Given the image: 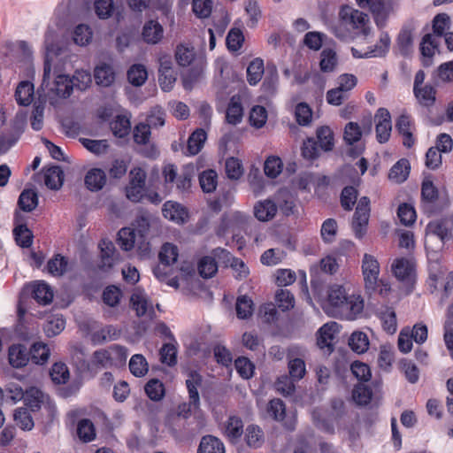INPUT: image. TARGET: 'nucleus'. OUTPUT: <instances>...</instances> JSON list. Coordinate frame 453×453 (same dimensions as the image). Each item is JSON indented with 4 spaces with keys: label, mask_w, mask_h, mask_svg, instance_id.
<instances>
[{
    "label": "nucleus",
    "mask_w": 453,
    "mask_h": 453,
    "mask_svg": "<svg viewBox=\"0 0 453 453\" xmlns=\"http://www.w3.org/2000/svg\"><path fill=\"white\" fill-rule=\"evenodd\" d=\"M370 19L367 14L350 6H342L338 19L332 27L334 35L342 40L353 39L370 34Z\"/></svg>",
    "instance_id": "nucleus-1"
},
{
    "label": "nucleus",
    "mask_w": 453,
    "mask_h": 453,
    "mask_svg": "<svg viewBox=\"0 0 453 453\" xmlns=\"http://www.w3.org/2000/svg\"><path fill=\"white\" fill-rule=\"evenodd\" d=\"M45 60L43 68L42 86H48L47 79L55 65V58L62 52L64 43L58 28L48 27L44 38Z\"/></svg>",
    "instance_id": "nucleus-2"
},
{
    "label": "nucleus",
    "mask_w": 453,
    "mask_h": 453,
    "mask_svg": "<svg viewBox=\"0 0 453 453\" xmlns=\"http://www.w3.org/2000/svg\"><path fill=\"white\" fill-rule=\"evenodd\" d=\"M370 200L367 196H363L357 202L356 211L353 216L351 226L355 236L362 239L367 231V226L370 218Z\"/></svg>",
    "instance_id": "nucleus-3"
},
{
    "label": "nucleus",
    "mask_w": 453,
    "mask_h": 453,
    "mask_svg": "<svg viewBox=\"0 0 453 453\" xmlns=\"http://www.w3.org/2000/svg\"><path fill=\"white\" fill-rule=\"evenodd\" d=\"M147 174L141 167H135L129 173V182L126 187V196L127 199L137 203L144 196L145 183Z\"/></svg>",
    "instance_id": "nucleus-4"
},
{
    "label": "nucleus",
    "mask_w": 453,
    "mask_h": 453,
    "mask_svg": "<svg viewBox=\"0 0 453 453\" xmlns=\"http://www.w3.org/2000/svg\"><path fill=\"white\" fill-rule=\"evenodd\" d=\"M50 79H47L48 86L41 85V88L43 90L45 96L50 100H53L55 97H68L73 91V81L66 75L58 73L52 83L50 82Z\"/></svg>",
    "instance_id": "nucleus-5"
},
{
    "label": "nucleus",
    "mask_w": 453,
    "mask_h": 453,
    "mask_svg": "<svg viewBox=\"0 0 453 453\" xmlns=\"http://www.w3.org/2000/svg\"><path fill=\"white\" fill-rule=\"evenodd\" d=\"M266 414L272 419L281 422L288 430L292 431L296 427V415L294 413L287 414L285 403L279 398H274L268 402Z\"/></svg>",
    "instance_id": "nucleus-6"
},
{
    "label": "nucleus",
    "mask_w": 453,
    "mask_h": 453,
    "mask_svg": "<svg viewBox=\"0 0 453 453\" xmlns=\"http://www.w3.org/2000/svg\"><path fill=\"white\" fill-rule=\"evenodd\" d=\"M306 350L300 346H291L288 349L287 359L289 376L299 380L306 373L305 362L303 360Z\"/></svg>",
    "instance_id": "nucleus-7"
},
{
    "label": "nucleus",
    "mask_w": 453,
    "mask_h": 453,
    "mask_svg": "<svg viewBox=\"0 0 453 453\" xmlns=\"http://www.w3.org/2000/svg\"><path fill=\"white\" fill-rule=\"evenodd\" d=\"M421 198V206L425 213L432 215L441 210L439 191L432 180H423Z\"/></svg>",
    "instance_id": "nucleus-8"
},
{
    "label": "nucleus",
    "mask_w": 453,
    "mask_h": 453,
    "mask_svg": "<svg viewBox=\"0 0 453 453\" xmlns=\"http://www.w3.org/2000/svg\"><path fill=\"white\" fill-rule=\"evenodd\" d=\"M364 300L359 295H349L338 310H334L333 317L353 320L362 313Z\"/></svg>",
    "instance_id": "nucleus-9"
},
{
    "label": "nucleus",
    "mask_w": 453,
    "mask_h": 453,
    "mask_svg": "<svg viewBox=\"0 0 453 453\" xmlns=\"http://www.w3.org/2000/svg\"><path fill=\"white\" fill-rule=\"evenodd\" d=\"M362 273L365 288L371 292L375 291L379 281L380 264L373 256L370 254L364 255Z\"/></svg>",
    "instance_id": "nucleus-10"
},
{
    "label": "nucleus",
    "mask_w": 453,
    "mask_h": 453,
    "mask_svg": "<svg viewBox=\"0 0 453 453\" xmlns=\"http://www.w3.org/2000/svg\"><path fill=\"white\" fill-rule=\"evenodd\" d=\"M158 81L161 88L169 92L173 89L177 80V74L173 68L170 56L165 55L159 58Z\"/></svg>",
    "instance_id": "nucleus-11"
},
{
    "label": "nucleus",
    "mask_w": 453,
    "mask_h": 453,
    "mask_svg": "<svg viewBox=\"0 0 453 453\" xmlns=\"http://www.w3.org/2000/svg\"><path fill=\"white\" fill-rule=\"evenodd\" d=\"M376 139L380 143L387 142L391 135V115L386 108H380L374 115Z\"/></svg>",
    "instance_id": "nucleus-12"
},
{
    "label": "nucleus",
    "mask_w": 453,
    "mask_h": 453,
    "mask_svg": "<svg viewBox=\"0 0 453 453\" xmlns=\"http://www.w3.org/2000/svg\"><path fill=\"white\" fill-rule=\"evenodd\" d=\"M391 270L395 277L405 283L408 287L413 285L415 280L414 264L407 258H396L391 265Z\"/></svg>",
    "instance_id": "nucleus-13"
},
{
    "label": "nucleus",
    "mask_w": 453,
    "mask_h": 453,
    "mask_svg": "<svg viewBox=\"0 0 453 453\" xmlns=\"http://www.w3.org/2000/svg\"><path fill=\"white\" fill-rule=\"evenodd\" d=\"M98 247L100 249L98 267L104 272H108L119 261V254L117 252L113 242L110 240H102Z\"/></svg>",
    "instance_id": "nucleus-14"
},
{
    "label": "nucleus",
    "mask_w": 453,
    "mask_h": 453,
    "mask_svg": "<svg viewBox=\"0 0 453 453\" xmlns=\"http://www.w3.org/2000/svg\"><path fill=\"white\" fill-rule=\"evenodd\" d=\"M372 130V119L369 115L362 120L361 127L356 122H349L344 128V140L347 143L353 144L360 140L363 134H369Z\"/></svg>",
    "instance_id": "nucleus-15"
},
{
    "label": "nucleus",
    "mask_w": 453,
    "mask_h": 453,
    "mask_svg": "<svg viewBox=\"0 0 453 453\" xmlns=\"http://www.w3.org/2000/svg\"><path fill=\"white\" fill-rule=\"evenodd\" d=\"M357 5L362 9L369 10L374 16L378 26H384L388 16V10L383 0H356Z\"/></svg>",
    "instance_id": "nucleus-16"
},
{
    "label": "nucleus",
    "mask_w": 453,
    "mask_h": 453,
    "mask_svg": "<svg viewBox=\"0 0 453 453\" xmlns=\"http://www.w3.org/2000/svg\"><path fill=\"white\" fill-rule=\"evenodd\" d=\"M417 28L415 22L405 24L397 37V48L400 53L407 56L412 50L414 32Z\"/></svg>",
    "instance_id": "nucleus-17"
},
{
    "label": "nucleus",
    "mask_w": 453,
    "mask_h": 453,
    "mask_svg": "<svg viewBox=\"0 0 453 453\" xmlns=\"http://www.w3.org/2000/svg\"><path fill=\"white\" fill-rule=\"evenodd\" d=\"M348 296L349 294L346 292V289L342 286H332L328 290L327 302L325 307L326 312L331 316H334V310L339 309Z\"/></svg>",
    "instance_id": "nucleus-18"
},
{
    "label": "nucleus",
    "mask_w": 453,
    "mask_h": 453,
    "mask_svg": "<svg viewBox=\"0 0 453 453\" xmlns=\"http://www.w3.org/2000/svg\"><path fill=\"white\" fill-rule=\"evenodd\" d=\"M339 332V326L336 322H330L321 326L318 332L317 344L320 349H327L333 351V341L335 334Z\"/></svg>",
    "instance_id": "nucleus-19"
},
{
    "label": "nucleus",
    "mask_w": 453,
    "mask_h": 453,
    "mask_svg": "<svg viewBox=\"0 0 453 453\" xmlns=\"http://www.w3.org/2000/svg\"><path fill=\"white\" fill-rule=\"evenodd\" d=\"M277 213V204L272 198L258 201L254 205V215L262 222L272 220Z\"/></svg>",
    "instance_id": "nucleus-20"
},
{
    "label": "nucleus",
    "mask_w": 453,
    "mask_h": 453,
    "mask_svg": "<svg viewBox=\"0 0 453 453\" xmlns=\"http://www.w3.org/2000/svg\"><path fill=\"white\" fill-rule=\"evenodd\" d=\"M273 200L277 204V210L279 209L285 216H290L295 213V199L288 189H280L274 194Z\"/></svg>",
    "instance_id": "nucleus-21"
},
{
    "label": "nucleus",
    "mask_w": 453,
    "mask_h": 453,
    "mask_svg": "<svg viewBox=\"0 0 453 453\" xmlns=\"http://www.w3.org/2000/svg\"><path fill=\"white\" fill-rule=\"evenodd\" d=\"M426 231L429 234L439 237L441 242H444L452 237V223L447 219H437L427 225Z\"/></svg>",
    "instance_id": "nucleus-22"
},
{
    "label": "nucleus",
    "mask_w": 453,
    "mask_h": 453,
    "mask_svg": "<svg viewBox=\"0 0 453 453\" xmlns=\"http://www.w3.org/2000/svg\"><path fill=\"white\" fill-rule=\"evenodd\" d=\"M395 128L403 136V143L407 148H411L415 143V139L412 134V123L410 117L403 113L395 123Z\"/></svg>",
    "instance_id": "nucleus-23"
},
{
    "label": "nucleus",
    "mask_w": 453,
    "mask_h": 453,
    "mask_svg": "<svg viewBox=\"0 0 453 453\" xmlns=\"http://www.w3.org/2000/svg\"><path fill=\"white\" fill-rule=\"evenodd\" d=\"M206 139V132L202 128H197L188 137L187 150L184 153L188 156H195L198 154L203 149Z\"/></svg>",
    "instance_id": "nucleus-24"
},
{
    "label": "nucleus",
    "mask_w": 453,
    "mask_h": 453,
    "mask_svg": "<svg viewBox=\"0 0 453 453\" xmlns=\"http://www.w3.org/2000/svg\"><path fill=\"white\" fill-rule=\"evenodd\" d=\"M94 77L96 84L110 87L115 81V72L111 65L103 63L95 68Z\"/></svg>",
    "instance_id": "nucleus-25"
},
{
    "label": "nucleus",
    "mask_w": 453,
    "mask_h": 453,
    "mask_svg": "<svg viewBox=\"0 0 453 453\" xmlns=\"http://www.w3.org/2000/svg\"><path fill=\"white\" fill-rule=\"evenodd\" d=\"M142 37L147 43H157L163 37L162 26L155 20L146 22L142 29Z\"/></svg>",
    "instance_id": "nucleus-26"
},
{
    "label": "nucleus",
    "mask_w": 453,
    "mask_h": 453,
    "mask_svg": "<svg viewBox=\"0 0 453 453\" xmlns=\"http://www.w3.org/2000/svg\"><path fill=\"white\" fill-rule=\"evenodd\" d=\"M33 297L41 304L46 305L51 303L54 294L53 290L45 282H35L32 285Z\"/></svg>",
    "instance_id": "nucleus-27"
},
{
    "label": "nucleus",
    "mask_w": 453,
    "mask_h": 453,
    "mask_svg": "<svg viewBox=\"0 0 453 453\" xmlns=\"http://www.w3.org/2000/svg\"><path fill=\"white\" fill-rule=\"evenodd\" d=\"M197 453H226L223 442L212 435H205L201 439Z\"/></svg>",
    "instance_id": "nucleus-28"
},
{
    "label": "nucleus",
    "mask_w": 453,
    "mask_h": 453,
    "mask_svg": "<svg viewBox=\"0 0 453 453\" xmlns=\"http://www.w3.org/2000/svg\"><path fill=\"white\" fill-rule=\"evenodd\" d=\"M28 353L25 346L21 344L12 345L9 349V363L12 366L19 368L27 364Z\"/></svg>",
    "instance_id": "nucleus-29"
},
{
    "label": "nucleus",
    "mask_w": 453,
    "mask_h": 453,
    "mask_svg": "<svg viewBox=\"0 0 453 453\" xmlns=\"http://www.w3.org/2000/svg\"><path fill=\"white\" fill-rule=\"evenodd\" d=\"M163 215L172 221L180 223L184 222L187 211L180 203L168 201L164 204Z\"/></svg>",
    "instance_id": "nucleus-30"
},
{
    "label": "nucleus",
    "mask_w": 453,
    "mask_h": 453,
    "mask_svg": "<svg viewBox=\"0 0 453 453\" xmlns=\"http://www.w3.org/2000/svg\"><path fill=\"white\" fill-rule=\"evenodd\" d=\"M105 182L106 175L101 169H91L85 176V184L91 191H98L102 189Z\"/></svg>",
    "instance_id": "nucleus-31"
},
{
    "label": "nucleus",
    "mask_w": 453,
    "mask_h": 453,
    "mask_svg": "<svg viewBox=\"0 0 453 453\" xmlns=\"http://www.w3.org/2000/svg\"><path fill=\"white\" fill-rule=\"evenodd\" d=\"M243 434V423L242 418L230 416L225 424V434L232 441H237Z\"/></svg>",
    "instance_id": "nucleus-32"
},
{
    "label": "nucleus",
    "mask_w": 453,
    "mask_h": 453,
    "mask_svg": "<svg viewBox=\"0 0 453 453\" xmlns=\"http://www.w3.org/2000/svg\"><path fill=\"white\" fill-rule=\"evenodd\" d=\"M64 181V173L59 166H51L44 173L45 185L53 190H58Z\"/></svg>",
    "instance_id": "nucleus-33"
},
{
    "label": "nucleus",
    "mask_w": 453,
    "mask_h": 453,
    "mask_svg": "<svg viewBox=\"0 0 453 453\" xmlns=\"http://www.w3.org/2000/svg\"><path fill=\"white\" fill-rule=\"evenodd\" d=\"M34 97V85L29 81H21L15 91V98L20 105H29Z\"/></svg>",
    "instance_id": "nucleus-34"
},
{
    "label": "nucleus",
    "mask_w": 453,
    "mask_h": 453,
    "mask_svg": "<svg viewBox=\"0 0 453 453\" xmlns=\"http://www.w3.org/2000/svg\"><path fill=\"white\" fill-rule=\"evenodd\" d=\"M136 242L140 243L139 240H136V233L134 228L123 227L119 231L118 243L123 250H131Z\"/></svg>",
    "instance_id": "nucleus-35"
},
{
    "label": "nucleus",
    "mask_w": 453,
    "mask_h": 453,
    "mask_svg": "<svg viewBox=\"0 0 453 453\" xmlns=\"http://www.w3.org/2000/svg\"><path fill=\"white\" fill-rule=\"evenodd\" d=\"M120 332L113 326H104L91 334V341L95 344H100L107 341H112L119 336Z\"/></svg>",
    "instance_id": "nucleus-36"
},
{
    "label": "nucleus",
    "mask_w": 453,
    "mask_h": 453,
    "mask_svg": "<svg viewBox=\"0 0 453 453\" xmlns=\"http://www.w3.org/2000/svg\"><path fill=\"white\" fill-rule=\"evenodd\" d=\"M70 269L66 257L58 254L48 261L47 270L53 276H62Z\"/></svg>",
    "instance_id": "nucleus-37"
},
{
    "label": "nucleus",
    "mask_w": 453,
    "mask_h": 453,
    "mask_svg": "<svg viewBox=\"0 0 453 453\" xmlns=\"http://www.w3.org/2000/svg\"><path fill=\"white\" fill-rule=\"evenodd\" d=\"M243 116V109L240 101L239 96H233L230 99L227 110H226V120L228 123L236 125L241 122Z\"/></svg>",
    "instance_id": "nucleus-38"
},
{
    "label": "nucleus",
    "mask_w": 453,
    "mask_h": 453,
    "mask_svg": "<svg viewBox=\"0 0 453 453\" xmlns=\"http://www.w3.org/2000/svg\"><path fill=\"white\" fill-rule=\"evenodd\" d=\"M245 441L249 447L260 448L265 441L263 430L256 425H250L246 428Z\"/></svg>",
    "instance_id": "nucleus-39"
},
{
    "label": "nucleus",
    "mask_w": 453,
    "mask_h": 453,
    "mask_svg": "<svg viewBox=\"0 0 453 453\" xmlns=\"http://www.w3.org/2000/svg\"><path fill=\"white\" fill-rule=\"evenodd\" d=\"M147 79V69L142 64H134L127 71V80L135 87H141L143 85Z\"/></svg>",
    "instance_id": "nucleus-40"
},
{
    "label": "nucleus",
    "mask_w": 453,
    "mask_h": 453,
    "mask_svg": "<svg viewBox=\"0 0 453 453\" xmlns=\"http://www.w3.org/2000/svg\"><path fill=\"white\" fill-rule=\"evenodd\" d=\"M131 305L138 317L144 316L150 307L146 294L142 290H135L131 296Z\"/></svg>",
    "instance_id": "nucleus-41"
},
{
    "label": "nucleus",
    "mask_w": 453,
    "mask_h": 453,
    "mask_svg": "<svg viewBox=\"0 0 453 453\" xmlns=\"http://www.w3.org/2000/svg\"><path fill=\"white\" fill-rule=\"evenodd\" d=\"M45 395L37 388L32 387L29 389H27L25 392V403L33 411H37L41 408V405L43 403Z\"/></svg>",
    "instance_id": "nucleus-42"
},
{
    "label": "nucleus",
    "mask_w": 453,
    "mask_h": 453,
    "mask_svg": "<svg viewBox=\"0 0 453 453\" xmlns=\"http://www.w3.org/2000/svg\"><path fill=\"white\" fill-rule=\"evenodd\" d=\"M380 319L382 323L383 329L389 334H394L397 330L396 315L393 308L385 307L380 313Z\"/></svg>",
    "instance_id": "nucleus-43"
},
{
    "label": "nucleus",
    "mask_w": 453,
    "mask_h": 453,
    "mask_svg": "<svg viewBox=\"0 0 453 453\" xmlns=\"http://www.w3.org/2000/svg\"><path fill=\"white\" fill-rule=\"evenodd\" d=\"M264 61L261 58L252 60L247 68V79L250 85L258 83L264 74Z\"/></svg>",
    "instance_id": "nucleus-44"
},
{
    "label": "nucleus",
    "mask_w": 453,
    "mask_h": 453,
    "mask_svg": "<svg viewBox=\"0 0 453 453\" xmlns=\"http://www.w3.org/2000/svg\"><path fill=\"white\" fill-rule=\"evenodd\" d=\"M65 326L64 318L61 315H53L47 319L43 329L48 337H54L59 334Z\"/></svg>",
    "instance_id": "nucleus-45"
},
{
    "label": "nucleus",
    "mask_w": 453,
    "mask_h": 453,
    "mask_svg": "<svg viewBox=\"0 0 453 453\" xmlns=\"http://www.w3.org/2000/svg\"><path fill=\"white\" fill-rule=\"evenodd\" d=\"M18 203L19 208L24 211L30 212L34 211L38 204L36 192L32 189L23 190L19 197Z\"/></svg>",
    "instance_id": "nucleus-46"
},
{
    "label": "nucleus",
    "mask_w": 453,
    "mask_h": 453,
    "mask_svg": "<svg viewBox=\"0 0 453 453\" xmlns=\"http://www.w3.org/2000/svg\"><path fill=\"white\" fill-rule=\"evenodd\" d=\"M410 165L408 160L401 159L390 169L388 177L397 183L404 181L409 175Z\"/></svg>",
    "instance_id": "nucleus-47"
},
{
    "label": "nucleus",
    "mask_w": 453,
    "mask_h": 453,
    "mask_svg": "<svg viewBox=\"0 0 453 453\" xmlns=\"http://www.w3.org/2000/svg\"><path fill=\"white\" fill-rule=\"evenodd\" d=\"M198 272L199 274L204 278H211L218 272V265L215 261V257L211 256H205L198 262Z\"/></svg>",
    "instance_id": "nucleus-48"
},
{
    "label": "nucleus",
    "mask_w": 453,
    "mask_h": 453,
    "mask_svg": "<svg viewBox=\"0 0 453 453\" xmlns=\"http://www.w3.org/2000/svg\"><path fill=\"white\" fill-rule=\"evenodd\" d=\"M349 345L356 353H365L369 347L368 336L363 332H354L349 339Z\"/></svg>",
    "instance_id": "nucleus-49"
},
{
    "label": "nucleus",
    "mask_w": 453,
    "mask_h": 453,
    "mask_svg": "<svg viewBox=\"0 0 453 453\" xmlns=\"http://www.w3.org/2000/svg\"><path fill=\"white\" fill-rule=\"evenodd\" d=\"M438 44L439 42L437 38L434 37V35L430 34L426 35L423 37L422 42L420 43V51L425 58H428L424 61L425 65H430V58L434 56Z\"/></svg>",
    "instance_id": "nucleus-50"
},
{
    "label": "nucleus",
    "mask_w": 453,
    "mask_h": 453,
    "mask_svg": "<svg viewBox=\"0 0 453 453\" xmlns=\"http://www.w3.org/2000/svg\"><path fill=\"white\" fill-rule=\"evenodd\" d=\"M201 383V376L196 372H190L189 378L186 380L187 388L189 394V399L195 409L198 408L200 403L197 387Z\"/></svg>",
    "instance_id": "nucleus-51"
},
{
    "label": "nucleus",
    "mask_w": 453,
    "mask_h": 453,
    "mask_svg": "<svg viewBox=\"0 0 453 453\" xmlns=\"http://www.w3.org/2000/svg\"><path fill=\"white\" fill-rule=\"evenodd\" d=\"M111 129L115 136L119 138L127 135L131 129L130 120L127 116L118 115L111 122Z\"/></svg>",
    "instance_id": "nucleus-52"
},
{
    "label": "nucleus",
    "mask_w": 453,
    "mask_h": 453,
    "mask_svg": "<svg viewBox=\"0 0 453 453\" xmlns=\"http://www.w3.org/2000/svg\"><path fill=\"white\" fill-rule=\"evenodd\" d=\"M13 419L16 425L22 430L30 431L35 424L34 420L26 408H18L14 411Z\"/></svg>",
    "instance_id": "nucleus-53"
},
{
    "label": "nucleus",
    "mask_w": 453,
    "mask_h": 453,
    "mask_svg": "<svg viewBox=\"0 0 453 453\" xmlns=\"http://www.w3.org/2000/svg\"><path fill=\"white\" fill-rule=\"evenodd\" d=\"M144 390L148 397L155 402L160 401L165 395L164 384L157 379L150 380L146 383Z\"/></svg>",
    "instance_id": "nucleus-54"
},
{
    "label": "nucleus",
    "mask_w": 453,
    "mask_h": 453,
    "mask_svg": "<svg viewBox=\"0 0 453 453\" xmlns=\"http://www.w3.org/2000/svg\"><path fill=\"white\" fill-rule=\"evenodd\" d=\"M50 355V349L42 342L34 343L30 349L31 360L37 365L45 364L48 361Z\"/></svg>",
    "instance_id": "nucleus-55"
},
{
    "label": "nucleus",
    "mask_w": 453,
    "mask_h": 453,
    "mask_svg": "<svg viewBox=\"0 0 453 453\" xmlns=\"http://www.w3.org/2000/svg\"><path fill=\"white\" fill-rule=\"evenodd\" d=\"M235 310L239 319H246L252 315L254 311V303L249 296H242L237 298Z\"/></svg>",
    "instance_id": "nucleus-56"
},
{
    "label": "nucleus",
    "mask_w": 453,
    "mask_h": 453,
    "mask_svg": "<svg viewBox=\"0 0 453 453\" xmlns=\"http://www.w3.org/2000/svg\"><path fill=\"white\" fill-rule=\"evenodd\" d=\"M415 96L419 104L424 106H431L435 102V89L430 85H425L413 89Z\"/></svg>",
    "instance_id": "nucleus-57"
},
{
    "label": "nucleus",
    "mask_w": 453,
    "mask_h": 453,
    "mask_svg": "<svg viewBox=\"0 0 453 453\" xmlns=\"http://www.w3.org/2000/svg\"><path fill=\"white\" fill-rule=\"evenodd\" d=\"M320 57V70L324 73H331L334 71L338 62L335 51L331 49H324Z\"/></svg>",
    "instance_id": "nucleus-58"
},
{
    "label": "nucleus",
    "mask_w": 453,
    "mask_h": 453,
    "mask_svg": "<svg viewBox=\"0 0 453 453\" xmlns=\"http://www.w3.org/2000/svg\"><path fill=\"white\" fill-rule=\"evenodd\" d=\"M129 369L135 377H142L148 372L149 365L142 355L135 354L129 361Z\"/></svg>",
    "instance_id": "nucleus-59"
},
{
    "label": "nucleus",
    "mask_w": 453,
    "mask_h": 453,
    "mask_svg": "<svg viewBox=\"0 0 453 453\" xmlns=\"http://www.w3.org/2000/svg\"><path fill=\"white\" fill-rule=\"evenodd\" d=\"M17 243L22 248H28L33 243V233L26 225H19L13 230Z\"/></svg>",
    "instance_id": "nucleus-60"
},
{
    "label": "nucleus",
    "mask_w": 453,
    "mask_h": 453,
    "mask_svg": "<svg viewBox=\"0 0 453 453\" xmlns=\"http://www.w3.org/2000/svg\"><path fill=\"white\" fill-rule=\"evenodd\" d=\"M218 174L214 170L203 171L199 176L201 188L205 193H211L217 187Z\"/></svg>",
    "instance_id": "nucleus-61"
},
{
    "label": "nucleus",
    "mask_w": 453,
    "mask_h": 453,
    "mask_svg": "<svg viewBox=\"0 0 453 453\" xmlns=\"http://www.w3.org/2000/svg\"><path fill=\"white\" fill-rule=\"evenodd\" d=\"M72 362L79 368L87 366L85 349L81 343L73 342L69 346Z\"/></svg>",
    "instance_id": "nucleus-62"
},
{
    "label": "nucleus",
    "mask_w": 453,
    "mask_h": 453,
    "mask_svg": "<svg viewBox=\"0 0 453 453\" xmlns=\"http://www.w3.org/2000/svg\"><path fill=\"white\" fill-rule=\"evenodd\" d=\"M92 31L87 25H78L73 31V42L80 46L88 45L92 40Z\"/></svg>",
    "instance_id": "nucleus-63"
},
{
    "label": "nucleus",
    "mask_w": 453,
    "mask_h": 453,
    "mask_svg": "<svg viewBox=\"0 0 453 453\" xmlns=\"http://www.w3.org/2000/svg\"><path fill=\"white\" fill-rule=\"evenodd\" d=\"M77 434L85 442L94 440L96 431L93 423L87 418L81 419L78 423Z\"/></svg>",
    "instance_id": "nucleus-64"
}]
</instances>
